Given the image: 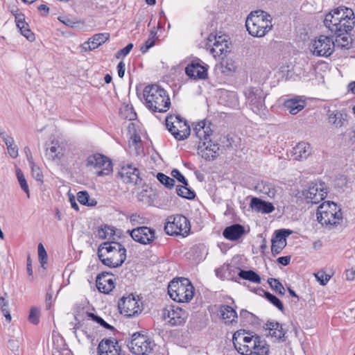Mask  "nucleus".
I'll list each match as a JSON object with an SVG mask.
<instances>
[{
	"label": "nucleus",
	"mask_w": 355,
	"mask_h": 355,
	"mask_svg": "<svg viewBox=\"0 0 355 355\" xmlns=\"http://www.w3.org/2000/svg\"><path fill=\"white\" fill-rule=\"evenodd\" d=\"M234 339L239 340L242 343L247 344L252 338L253 335L248 334V336H245L244 333L236 332L233 335Z\"/></svg>",
	"instance_id": "864d4df0"
},
{
	"label": "nucleus",
	"mask_w": 355,
	"mask_h": 355,
	"mask_svg": "<svg viewBox=\"0 0 355 355\" xmlns=\"http://www.w3.org/2000/svg\"><path fill=\"white\" fill-rule=\"evenodd\" d=\"M209 66L200 60L191 61L185 68V73L194 80H205L208 77Z\"/></svg>",
	"instance_id": "aec40b11"
},
{
	"label": "nucleus",
	"mask_w": 355,
	"mask_h": 355,
	"mask_svg": "<svg viewBox=\"0 0 355 355\" xmlns=\"http://www.w3.org/2000/svg\"><path fill=\"white\" fill-rule=\"evenodd\" d=\"M15 21L21 34L30 42L35 40L34 33L29 29L28 24L25 21L24 16L22 14L15 17Z\"/></svg>",
	"instance_id": "c756f323"
},
{
	"label": "nucleus",
	"mask_w": 355,
	"mask_h": 355,
	"mask_svg": "<svg viewBox=\"0 0 355 355\" xmlns=\"http://www.w3.org/2000/svg\"><path fill=\"white\" fill-rule=\"evenodd\" d=\"M263 193L267 195L269 198H274L276 191L274 188H270L268 186L263 187Z\"/></svg>",
	"instance_id": "0e129e2a"
},
{
	"label": "nucleus",
	"mask_w": 355,
	"mask_h": 355,
	"mask_svg": "<svg viewBox=\"0 0 355 355\" xmlns=\"http://www.w3.org/2000/svg\"><path fill=\"white\" fill-rule=\"evenodd\" d=\"M171 175L173 178H175L178 182H181L182 184L188 185V182L186 178L182 175L178 169H173L171 171Z\"/></svg>",
	"instance_id": "4d7b16f0"
},
{
	"label": "nucleus",
	"mask_w": 355,
	"mask_h": 355,
	"mask_svg": "<svg viewBox=\"0 0 355 355\" xmlns=\"http://www.w3.org/2000/svg\"><path fill=\"white\" fill-rule=\"evenodd\" d=\"M348 142L351 146L355 148V128L348 133Z\"/></svg>",
	"instance_id": "e2e57ef3"
},
{
	"label": "nucleus",
	"mask_w": 355,
	"mask_h": 355,
	"mask_svg": "<svg viewBox=\"0 0 355 355\" xmlns=\"http://www.w3.org/2000/svg\"><path fill=\"white\" fill-rule=\"evenodd\" d=\"M277 262L283 266H287L291 261V257L286 256V257H280L277 259Z\"/></svg>",
	"instance_id": "774afa93"
},
{
	"label": "nucleus",
	"mask_w": 355,
	"mask_h": 355,
	"mask_svg": "<svg viewBox=\"0 0 355 355\" xmlns=\"http://www.w3.org/2000/svg\"><path fill=\"white\" fill-rule=\"evenodd\" d=\"M327 191L322 184L311 183L308 189L302 191V196L308 204H318L324 200Z\"/></svg>",
	"instance_id": "f3484780"
},
{
	"label": "nucleus",
	"mask_w": 355,
	"mask_h": 355,
	"mask_svg": "<svg viewBox=\"0 0 355 355\" xmlns=\"http://www.w3.org/2000/svg\"><path fill=\"white\" fill-rule=\"evenodd\" d=\"M6 147L8 153L12 158H16L18 157V147L17 146V145L15 144V143H12L9 145L8 144Z\"/></svg>",
	"instance_id": "13d9d810"
},
{
	"label": "nucleus",
	"mask_w": 355,
	"mask_h": 355,
	"mask_svg": "<svg viewBox=\"0 0 355 355\" xmlns=\"http://www.w3.org/2000/svg\"><path fill=\"white\" fill-rule=\"evenodd\" d=\"M166 125L168 131L177 140L186 139L191 132L187 121L179 115H169L166 119Z\"/></svg>",
	"instance_id": "1a4fd4ad"
},
{
	"label": "nucleus",
	"mask_w": 355,
	"mask_h": 355,
	"mask_svg": "<svg viewBox=\"0 0 355 355\" xmlns=\"http://www.w3.org/2000/svg\"><path fill=\"white\" fill-rule=\"evenodd\" d=\"M118 176L125 184H138L141 181L139 168L132 164L127 163L121 165Z\"/></svg>",
	"instance_id": "a211bd4d"
},
{
	"label": "nucleus",
	"mask_w": 355,
	"mask_h": 355,
	"mask_svg": "<svg viewBox=\"0 0 355 355\" xmlns=\"http://www.w3.org/2000/svg\"><path fill=\"white\" fill-rule=\"evenodd\" d=\"M315 277L322 286H325L331 279V275L326 274L323 271L318 272L315 274Z\"/></svg>",
	"instance_id": "3c124183"
},
{
	"label": "nucleus",
	"mask_w": 355,
	"mask_h": 355,
	"mask_svg": "<svg viewBox=\"0 0 355 355\" xmlns=\"http://www.w3.org/2000/svg\"><path fill=\"white\" fill-rule=\"evenodd\" d=\"M157 35V32L154 30L150 31V35L148 39L145 42V43L141 46L140 51L145 53H146L150 48L154 46L155 44V37Z\"/></svg>",
	"instance_id": "79ce46f5"
},
{
	"label": "nucleus",
	"mask_w": 355,
	"mask_h": 355,
	"mask_svg": "<svg viewBox=\"0 0 355 355\" xmlns=\"http://www.w3.org/2000/svg\"><path fill=\"white\" fill-rule=\"evenodd\" d=\"M29 166L31 168L33 176L37 181L42 182L43 175L40 168L36 166L33 160L32 155L30 154Z\"/></svg>",
	"instance_id": "ea45409f"
},
{
	"label": "nucleus",
	"mask_w": 355,
	"mask_h": 355,
	"mask_svg": "<svg viewBox=\"0 0 355 355\" xmlns=\"http://www.w3.org/2000/svg\"><path fill=\"white\" fill-rule=\"evenodd\" d=\"M265 297L281 311H284V306L282 302L274 295L269 292H264Z\"/></svg>",
	"instance_id": "de8ad7c7"
},
{
	"label": "nucleus",
	"mask_w": 355,
	"mask_h": 355,
	"mask_svg": "<svg viewBox=\"0 0 355 355\" xmlns=\"http://www.w3.org/2000/svg\"><path fill=\"white\" fill-rule=\"evenodd\" d=\"M99 355H118V342L114 339H103L98 346Z\"/></svg>",
	"instance_id": "b1692460"
},
{
	"label": "nucleus",
	"mask_w": 355,
	"mask_h": 355,
	"mask_svg": "<svg viewBox=\"0 0 355 355\" xmlns=\"http://www.w3.org/2000/svg\"><path fill=\"white\" fill-rule=\"evenodd\" d=\"M118 307L121 314L129 318L137 315L142 310L132 294L123 297L118 302Z\"/></svg>",
	"instance_id": "dca6fc26"
},
{
	"label": "nucleus",
	"mask_w": 355,
	"mask_h": 355,
	"mask_svg": "<svg viewBox=\"0 0 355 355\" xmlns=\"http://www.w3.org/2000/svg\"><path fill=\"white\" fill-rule=\"evenodd\" d=\"M9 303L7 300L3 296L0 297V308L1 312L3 313L6 320L7 322H10L11 321V315L10 313V310L8 309Z\"/></svg>",
	"instance_id": "c03bdc74"
},
{
	"label": "nucleus",
	"mask_w": 355,
	"mask_h": 355,
	"mask_svg": "<svg viewBox=\"0 0 355 355\" xmlns=\"http://www.w3.org/2000/svg\"><path fill=\"white\" fill-rule=\"evenodd\" d=\"M157 180L168 189H171L175 185V180L162 173H158L157 175Z\"/></svg>",
	"instance_id": "37998d69"
},
{
	"label": "nucleus",
	"mask_w": 355,
	"mask_h": 355,
	"mask_svg": "<svg viewBox=\"0 0 355 355\" xmlns=\"http://www.w3.org/2000/svg\"><path fill=\"white\" fill-rule=\"evenodd\" d=\"M96 287L103 293L107 294L114 288V283L111 274L102 272L96 277Z\"/></svg>",
	"instance_id": "5701e85b"
},
{
	"label": "nucleus",
	"mask_w": 355,
	"mask_h": 355,
	"mask_svg": "<svg viewBox=\"0 0 355 355\" xmlns=\"http://www.w3.org/2000/svg\"><path fill=\"white\" fill-rule=\"evenodd\" d=\"M125 64L123 61H121L117 65L118 76L123 78L125 74Z\"/></svg>",
	"instance_id": "69168bd1"
},
{
	"label": "nucleus",
	"mask_w": 355,
	"mask_h": 355,
	"mask_svg": "<svg viewBox=\"0 0 355 355\" xmlns=\"http://www.w3.org/2000/svg\"><path fill=\"white\" fill-rule=\"evenodd\" d=\"M176 193L182 198L191 200L196 196L195 192L188 187V185L183 184L178 186L176 188Z\"/></svg>",
	"instance_id": "c9c22d12"
},
{
	"label": "nucleus",
	"mask_w": 355,
	"mask_h": 355,
	"mask_svg": "<svg viewBox=\"0 0 355 355\" xmlns=\"http://www.w3.org/2000/svg\"><path fill=\"white\" fill-rule=\"evenodd\" d=\"M29 321L34 324H37L40 322V311L36 307H32L28 316Z\"/></svg>",
	"instance_id": "8fccbe9b"
},
{
	"label": "nucleus",
	"mask_w": 355,
	"mask_h": 355,
	"mask_svg": "<svg viewBox=\"0 0 355 355\" xmlns=\"http://www.w3.org/2000/svg\"><path fill=\"white\" fill-rule=\"evenodd\" d=\"M354 12L346 7H339L326 15L324 26L333 34L343 35L351 31L354 26Z\"/></svg>",
	"instance_id": "f03ea898"
},
{
	"label": "nucleus",
	"mask_w": 355,
	"mask_h": 355,
	"mask_svg": "<svg viewBox=\"0 0 355 355\" xmlns=\"http://www.w3.org/2000/svg\"><path fill=\"white\" fill-rule=\"evenodd\" d=\"M250 207L263 214H269L274 211L275 207L271 202H266L257 198H252L250 202Z\"/></svg>",
	"instance_id": "c85d7f7f"
},
{
	"label": "nucleus",
	"mask_w": 355,
	"mask_h": 355,
	"mask_svg": "<svg viewBox=\"0 0 355 355\" xmlns=\"http://www.w3.org/2000/svg\"><path fill=\"white\" fill-rule=\"evenodd\" d=\"M37 250L39 261L41 263V266L45 269V265L47 263L48 257L46 250L42 243H39Z\"/></svg>",
	"instance_id": "a18cd8bd"
},
{
	"label": "nucleus",
	"mask_w": 355,
	"mask_h": 355,
	"mask_svg": "<svg viewBox=\"0 0 355 355\" xmlns=\"http://www.w3.org/2000/svg\"><path fill=\"white\" fill-rule=\"evenodd\" d=\"M305 105L306 103L304 101L297 98L288 99L284 102L285 108L290 114L293 115L303 110Z\"/></svg>",
	"instance_id": "2f4dec72"
},
{
	"label": "nucleus",
	"mask_w": 355,
	"mask_h": 355,
	"mask_svg": "<svg viewBox=\"0 0 355 355\" xmlns=\"http://www.w3.org/2000/svg\"><path fill=\"white\" fill-rule=\"evenodd\" d=\"M346 279L349 281H352L355 278V270L350 268L345 271Z\"/></svg>",
	"instance_id": "338daca9"
},
{
	"label": "nucleus",
	"mask_w": 355,
	"mask_h": 355,
	"mask_svg": "<svg viewBox=\"0 0 355 355\" xmlns=\"http://www.w3.org/2000/svg\"><path fill=\"white\" fill-rule=\"evenodd\" d=\"M146 107L153 112H165L170 107L171 101L166 92L157 85L146 86L144 89Z\"/></svg>",
	"instance_id": "39448f33"
},
{
	"label": "nucleus",
	"mask_w": 355,
	"mask_h": 355,
	"mask_svg": "<svg viewBox=\"0 0 355 355\" xmlns=\"http://www.w3.org/2000/svg\"><path fill=\"white\" fill-rule=\"evenodd\" d=\"M65 153V148L57 140L51 141L46 150V155L51 160L60 159Z\"/></svg>",
	"instance_id": "a878e982"
},
{
	"label": "nucleus",
	"mask_w": 355,
	"mask_h": 355,
	"mask_svg": "<svg viewBox=\"0 0 355 355\" xmlns=\"http://www.w3.org/2000/svg\"><path fill=\"white\" fill-rule=\"evenodd\" d=\"M266 326V330L268 331V334L276 340H279L284 337L285 331L279 323L268 322Z\"/></svg>",
	"instance_id": "7c9ffc66"
},
{
	"label": "nucleus",
	"mask_w": 355,
	"mask_h": 355,
	"mask_svg": "<svg viewBox=\"0 0 355 355\" xmlns=\"http://www.w3.org/2000/svg\"><path fill=\"white\" fill-rule=\"evenodd\" d=\"M155 345L154 342L146 336L136 332L128 346L130 352L136 355H147L152 352Z\"/></svg>",
	"instance_id": "9d476101"
},
{
	"label": "nucleus",
	"mask_w": 355,
	"mask_h": 355,
	"mask_svg": "<svg viewBox=\"0 0 355 355\" xmlns=\"http://www.w3.org/2000/svg\"><path fill=\"white\" fill-rule=\"evenodd\" d=\"M244 95L254 112L258 113L265 107L266 94L260 87L247 88Z\"/></svg>",
	"instance_id": "f8f14e48"
},
{
	"label": "nucleus",
	"mask_w": 355,
	"mask_h": 355,
	"mask_svg": "<svg viewBox=\"0 0 355 355\" xmlns=\"http://www.w3.org/2000/svg\"><path fill=\"white\" fill-rule=\"evenodd\" d=\"M318 221L322 225L331 228L343 223L341 209L334 202H322L317 209Z\"/></svg>",
	"instance_id": "423d86ee"
},
{
	"label": "nucleus",
	"mask_w": 355,
	"mask_h": 355,
	"mask_svg": "<svg viewBox=\"0 0 355 355\" xmlns=\"http://www.w3.org/2000/svg\"><path fill=\"white\" fill-rule=\"evenodd\" d=\"M98 256L104 265L110 268H116L125 261L126 250L119 243L104 242L98 247Z\"/></svg>",
	"instance_id": "7ed1b4c3"
},
{
	"label": "nucleus",
	"mask_w": 355,
	"mask_h": 355,
	"mask_svg": "<svg viewBox=\"0 0 355 355\" xmlns=\"http://www.w3.org/2000/svg\"><path fill=\"white\" fill-rule=\"evenodd\" d=\"M171 298L178 302H188L194 295V287L187 278L174 279L168 286Z\"/></svg>",
	"instance_id": "0eeeda50"
},
{
	"label": "nucleus",
	"mask_w": 355,
	"mask_h": 355,
	"mask_svg": "<svg viewBox=\"0 0 355 355\" xmlns=\"http://www.w3.org/2000/svg\"><path fill=\"white\" fill-rule=\"evenodd\" d=\"M272 19L270 15L264 10L252 11L245 20L247 31L253 37H263L272 28Z\"/></svg>",
	"instance_id": "20e7f679"
},
{
	"label": "nucleus",
	"mask_w": 355,
	"mask_h": 355,
	"mask_svg": "<svg viewBox=\"0 0 355 355\" xmlns=\"http://www.w3.org/2000/svg\"><path fill=\"white\" fill-rule=\"evenodd\" d=\"M141 143V137L137 134H133L130 137V146L135 145V149L137 148V146Z\"/></svg>",
	"instance_id": "680f3d73"
},
{
	"label": "nucleus",
	"mask_w": 355,
	"mask_h": 355,
	"mask_svg": "<svg viewBox=\"0 0 355 355\" xmlns=\"http://www.w3.org/2000/svg\"><path fill=\"white\" fill-rule=\"evenodd\" d=\"M292 234V231L287 229H281L275 232V236L272 239L271 252L273 254L281 253L286 245V237Z\"/></svg>",
	"instance_id": "412c9836"
},
{
	"label": "nucleus",
	"mask_w": 355,
	"mask_h": 355,
	"mask_svg": "<svg viewBox=\"0 0 355 355\" xmlns=\"http://www.w3.org/2000/svg\"><path fill=\"white\" fill-rule=\"evenodd\" d=\"M88 315L90 318H92L93 320H94L97 323L100 324L102 327H105V329H114V327L112 326H111L110 324H109L108 323H107L102 318H101L98 315H96L95 314H94L92 313H89L88 314Z\"/></svg>",
	"instance_id": "603ef678"
},
{
	"label": "nucleus",
	"mask_w": 355,
	"mask_h": 355,
	"mask_svg": "<svg viewBox=\"0 0 355 355\" xmlns=\"http://www.w3.org/2000/svg\"><path fill=\"white\" fill-rule=\"evenodd\" d=\"M132 48H133V44L132 43L128 44L125 47L119 50L116 53L115 58L117 59H119L121 57L126 56L130 53V51L132 50Z\"/></svg>",
	"instance_id": "6e6d98bb"
},
{
	"label": "nucleus",
	"mask_w": 355,
	"mask_h": 355,
	"mask_svg": "<svg viewBox=\"0 0 355 355\" xmlns=\"http://www.w3.org/2000/svg\"><path fill=\"white\" fill-rule=\"evenodd\" d=\"M311 49L318 56H329L334 50V40L328 36L320 35L312 42Z\"/></svg>",
	"instance_id": "2eb2a0df"
},
{
	"label": "nucleus",
	"mask_w": 355,
	"mask_h": 355,
	"mask_svg": "<svg viewBox=\"0 0 355 355\" xmlns=\"http://www.w3.org/2000/svg\"><path fill=\"white\" fill-rule=\"evenodd\" d=\"M114 234V230L109 226H104L98 230V236L102 239H110Z\"/></svg>",
	"instance_id": "49530a36"
},
{
	"label": "nucleus",
	"mask_w": 355,
	"mask_h": 355,
	"mask_svg": "<svg viewBox=\"0 0 355 355\" xmlns=\"http://www.w3.org/2000/svg\"><path fill=\"white\" fill-rule=\"evenodd\" d=\"M223 319L226 323H233L238 318L236 311L230 306L223 305L220 309Z\"/></svg>",
	"instance_id": "473e14b6"
},
{
	"label": "nucleus",
	"mask_w": 355,
	"mask_h": 355,
	"mask_svg": "<svg viewBox=\"0 0 355 355\" xmlns=\"http://www.w3.org/2000/svg\"><path fill=\"white\" fill-rule=\"evenodd\" d=\"M257 334L253 335V338L247 343L245 344L247 347V350L250 352V355H253L254 352V347L256 345V340H257Z\"/></svg>",
	"instance_id": "052dcab7"
},
{
	"label": "nucleus",
	"mask_w": 355,
	"mask_h": 355,
	"mask_svg": "<svg viewBox=\"0 0 355 355\" xmlns=\"http://www.w3.org/2000/svg\"><path fill=\"white\" fill-rule=\"evenodd\" d=\"M132 239L142 245L151 244L155 239V231L154 229L141 226L128 230Z\"/></svg>",
	"instance_id": "6ab92c4d"
},
{
	"label": "nucleus",
	"mask_w": 355,
	"mask_h": 355,
	"mask_svg": "<svg viewBox=\"0 0 355 355\" xmlns=\"http://www.w3.org/2000/svg\"><path fill=\"white\" fill-rule=\"evenodd\" d=\"M256 345L254 354L268 355L269 352V345L263 338L258 335L257 336Z\"/></svg>",
	"instance_id": "72a5a7b5"
},
{
	"label": "nucleus",
	"mask_w": 355,
	"mask_h": 355,
	"mask_svg": "<svg viewBox=\"0 0 355 355\" xmlns=\"http://www.w3.org/2000/svg\"><path fill=\"white\" fill-rule=\"evenodd\" d=\"M229 268H230V265L229 264H224L222 266H220V268H216L215 270L216 275L218 278H220L221 279H224L226 277H225V273H226L227 271L229 270Z\"/></svg>",
	"instance_id": "5fc2aeb1"
},
{
	"label": "nucleus",
	"mask_w": 355,
	"mask_h": 355,
	"mask_svg": "<svg viewBox=\"0 0 355 355\" xmlns=\"http://www.w3.org/2000/svg\"><path fill=\"white\" fill-rule=\"evenodd\" d=\"M212 123L206 120L200 121L193 125V130L200 140L198 146V153L206 161L214 160L219 155L220 146L211 140L206 141L211 135Z\"/></svg>",
	"instance_id": "f257e3e1"
},
{
	"label": "nucleus",
	"mask_w": 355,
	"mask_h": 355,
	"mask_svg": "<svg viewBox=\"0 0 355 355\" xmlns=\"http://www.w3.org/2000/svg\"><path fill=\"white\" fill-rule=\"evenodd\" d=\"M87 167L96 170L98 176L107 175L112 171V164L111 160L101 154L90 155L87 159Z\"/></svg>",
	"instance_id": "9b49d317"
},
{
	"label": "nucleus",
	"mask_w": 355,
	"mask_h": 355,
	"mask_svg": "<svg viewBox=\"0 0 355 355\" xmlns=\"http://www.w3.org/2000/svg\"><path fill=\"white\" fill-rule=\"evenodd\" d=\"M268 283L278 295H284L285 294V288L277 279L268 278Z\"/></svg>",
	"instance_id": "58836bf2"
},
{
	"label": "nucleus",
	"mask_w": 355,
	"mask_h": 355,
	"mask_svg": "<svg viewBox=\"0 0 355 355\" xmlns=\"http://www.w3.org/2000/svg\"><path fill=\"white\" fill-rule=\"evenodd\" d=\"M77 200L83 205L94 206L97 203L95 200L90 199L89 195L87 191H79L77 193Z\"/></svg>",
	"instance_id": "4c0bfd02"
},
{
	"label": "nucleus",
	"mask_w": 355,
	"mask_h": 355,
	"mask_svg": "<svg viewBox=\"0 0 355 355\" xmlns=\"http://www.w3.org/2000/svg\"><path fill=\"white\" fill-rule=\"evenodd\" d=\"M187 317V312L178 306L170 305L163 309V318L171 326L184 324Z\"/></svg>",
	"instance_id": "4468645a"
},
{
	"label": "nucleus",
	"mask_w": 355,
	"mask_h": 355,
	"mask_svg": "<svg viewBox=\"0 0 355 355\" xmlns=\"http://www.w3.org/2000/svg\"><path fill=\"white\" fill-rule=\"evenodd\" d=\"M191 230L189 219L183 215L170 216L164 226V230L168 235H180L187 236Z\"/></svg>",
	"instance_id": "6e6552de"
},
{
	"label": "nucleus",
	"mask_w": 355,
	"mask_h": 355,
	"mask_svg": "<svg viewBox=\"0 0 355 355\" xmlns=\"http://www.w3.org/2000/svg\"><path fill=\"white\" fill-rule=\"evenodd\" d=\"M245 228L240 224H234L225 228L223 236L230 241H237L245 234Z\"/></svg>",
	"instance_id": "cd10ccee"
},
{
	"label": "nucleus",
	"mask_w": 355,
	"mask_h": 355,
	"mask_svg": "<svg viewBox=\"0 0 355 355\" xmlns=\"http://www.w3.org/2000/svg\"><path fill=\"white\" fill-rule=\"evenodd\" d=\"M238 275L243 279L248 280L253 283L259 284L261 282L260 276L257 272L252 270H240Z\"/></svg>",
	"instance_id": "f704fd0d"
},
{
	"label": "nucleus",
	"mask_w": 355,
	"mask_h": 355,
	"mask_svg": "<svg viewBox=\"0 0 355 355\" xmlns=\"http://www.w3.org/2000/svg\"><path fill=\"white\" fill-rule=\"evenodd\" d=\"M327 120L329 125L335 128H341L348 121V115L343 110H330L327 113Z\"/></svg>",
	"instance_id": "4be33fe9"
},
{
	"label": "nucleus",
	"mask_w": 355,
	"mask_h": 355,
	"mask_svg": "<svg viewBox=\"0 0 355 355\" xmlns=\"http://www.w3.org/2000/svg\"><path fill=\"white\" fill-rule=\"evenodd\" d=\"M312 148L309 143L300 142L293 148L292 151V156L293 159L298 161H302L308 158L311 154Z\"/></svg>",
	"instance_id": "bb28decb"
},
{
	"label": "nucleus",
	"mask_w": 355,
	"mask_h": 355,
	"mask_svg": "<svg viewBox=\"0 0 355 355\" xmlns=\"http://www.w3.org/2000/svg\"><path fill=\"white\" fill-rule=\"evenodd\" d=\"M0 137L6 146L15 143L14 138L11 135H7L6 132L2 130H0Z\"/></svg>",
	"instance_id": "bf43d9fd"
},
{
	"label": "nucleus",
	"mask_w": 355,
	"mask_h": 355,
	"mask_svg": "<svg viewBox=\"0 0 355 355\" xmlns=\"http://www.w3.org/2000/svg\"><path fill=\"white\" fill-rule=\"evenodd\" d=\"M233 344L236 351L242 355H250V352L247 350V346L245 343H242L239 340L232 339Z\"/></svg>",
	"instance_id": "09e8293b"
},
{
	"label": "nucleus",
	"mask_w": 355,
	"mask_h": 355,
	"mask_svg": "<svg viewBox=\"0 0 355 355\" xmlns=\"http://www.w3.org/2000/svg\"><path fill=\"white\" fill-rule=\"evenodd\" d=\"M344 33L343 35L334 34L336 40L334 42V48L348 49L349 46V37Z\"/></svg>",
	"instance_id": "e433bc0d"
},
{
	"label": "nucleus",
	"mask_w": 355,
	"mask_h": 355,
	"mask_svg": "<svg viewBox=\"0 0 355 355\" xmlns=\"http://www.w3.org/2000/svg\"><path fill=\"white\" fill-rule=\"evenodd\" d=\"M16 175H17L18 182L20 184L21 189L26 193L27 197L30 198L28 186L27 182L25 179V177H24L22 171H21V169H19V168L16 169Z\"/></svg>",
	"instance_id": "a19ab883"
},
{
	"label": "nucleus",
	"mask_w": 355,
	"mask_h": 355,
	"mask_svg": "<svg viewBox=\"0 0 355 355\" xmlns=\"http://www.w3.org/2000/svg\"><path fill=\"white\" fill-rule=\"evenodd\" d=\"M230 43L226 38L222 35L216 36L210 35L208 37L207 43V48L209 49V52L214 58H223V56L230 51L229 46Z\"/></svg>",
	"instance_id": "ddd939ff"
},
{
	"label": "nucleus",
	"mask_w": 355,
	"mask_h": 355,
	"mask_svg": "<svg viewBox=\"0 0 355 355\" xmlns=\"http://www.w3.org/2000/svg\"><path fill=\"white\" fill-rule=\"evenodd\" d=\"M110 34L107 33H98L90 37L87 42L82 45L85 51H92L97 49L109 40Z\"/></svg>",
	"instance_id": "393cba45"
}]
</instances>
